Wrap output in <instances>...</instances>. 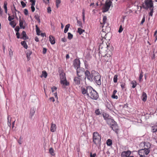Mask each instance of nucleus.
<instances>
[{"instance_id":"nucleus-1","label":"nucleus","mask_w":157,"mask_h":157,"mask_svg":"<svg viewBox=\"0 0 157 157\" xmlns=\"http://www.w3.org/2000/svg\"><path fill=\"white\" fill-rule=\"evenodd\" d=\"M99 53L101 56H103V59L105 62H108L110 61L112 59V52L111 51L109 50L107 52L105 56L103 55V53H105V51H106L105 49H103L101 45H100L99 47Z\"/></svg>"},{"instance_id":"nucleus-2","label":"nucleus","mask_w":157,"mask_h":157,"mask_svg":"<svg viewBox=\"0 0 157 157\" xmlns=\"http://www.w3.org/2000/svg\"><path fill=\"white\" fill-rule=\"evenodd\" d=\"M92 81L94 80L98 85H101V76L98 72L94 70H92Z\"/></svg>"},{"instance_id":"nucleus-3","label":"nucleus","mask_w":157,"mask_h":157,"mask_svg":"<svg viewBox=\"0 0 157 157\" xmlns=\"http://www.w3.org/2000/svg\"><path fill=\"white\" fill-rule=\"evenodd\" d=\"M93 88L90 86H87L86 87H82L81 89V91L85 96H86L88 98Z\"/></svg>"},{"instance_id":"nucleus-4","label":"nucleus","mask_w":157,"mask_h":157,"mask_svg":"<svg viewBox=\"0 0 157 157\" xmlns=\"http://www.w3.org/2000/svg\"><path fill=\"white\" fill-rule=\"evenodd\" d=\"M140 7V9L143 8L146 10L154 8L153 2L152 0H145Z\"/></svg>"},{"instance_id":"nucleus-5","label":"nucleus","mask_w":157,"mask_h":157,"mask_svg":"<svg viewBox=\"0 0 157 157\" xmlns=\"http://www.w3.org/2000/svg\"><path fill=\"white\" fill-rule=\"evenodd\" d=\"M93 143L96 145H100L101 136L97 132H95L93 134Z\"/></svg>"},{"instance_id":"nucleus-6","label":"nucleus","mask_w":157,"mask_h":157,"mask_svg":"<svg viewBox=\"0 0 157 157\" xmlns=\"http://www.w3.org/2000/svg\"><path fill=\"white\" fill-rule=\"evenodd\" d=\"M112 2L111 1L106 0L103 7L102 12H105L108 11L112 5Z\"/></svg>"},{"instance_id":"nucleus-7","label":"nucleus","mask_w":157,"mask_h":157,"mask_svg":"<svg viewBox=\"0 0 157 157\" xmlns=\"http://www.w3.org/2000/svg\"><path fill=\"white\" fill-rule=\"evenodd\" d=\"M88 97L92 99L97 100L99 97V95L97 91L93 89Z\"/></svg>"},{"instance_id":"nucleus-8","label":"nucleus","mask_w":157,"mask_h":157,"mask_svg":"<svg viewBox=\"0 0 157 157\" xmlns=\"http://www.w3.org/2000/svg\"><path fill=\"white\" fill-rule=\"evenodd\" d=\"M102 28L103 29L102 31L100 32V33L99 34V36H100L101 37V38H100V40L103 42L104 40H108V39H107V33L104 31V28H105V26L103 25L102 26Z\"/></svg>"},{"instance_id":"nucleus-9","label":"nucleus","mask_w":157,"mask_h":157,"mask_svg":"<svg viewBox=\"0 0 157 157\" xmlns=\"http://www.w3.org/2000/svg\"><path fill=\"white\" fill-rule=\"evenodd\" d=\"M85 71L84 69L82 67L77 69V75L78 76L84 78L83 75L85 74Z\"/></svg>"},{"instance_id":"nucleus-10","label":"nucleus","mask_w":157,"mask_h":157,"mask_svg":"<svg viewBox=\"0 0 157 157\" xmlns=\"http://www.w3.org/2000/svg\"><path fill=\"white\" fill-rule=\"evenodd\" d=\"M139 155L140 157H146L145 155H147L149 154L148 151H144L143 150H140L138 151Z\"/></svg>"},{"instance_id":"nucleus-11","label":"nucleus","mask_w":157,"mask_h":157,"mask_svg":"<svg viewBox=\"0 0 157 157\" xmlns=\"http://www.w3.org/2000/svg\"><path fill=\"white\" fill-rule=\"evenodd\" d=\"M86 77L87 79L90 81H92V71H91V73L88 70H86L85 72Z\"/></svg>"},{"instance_id":"nucleus-12","label":"nucleus","mask_w":157,"mask_h":157,"mask_svg":"<svg viewBox=\"0 0 157 157\" xmlns=\"http://www.w3.org/2000/svg\"><path fill=\"white\" fill-rule=\"evenodd\" d=\"M83 78L77 76L74 79V83L76 85H79L80 84Z\"/></svg>"},{"instance_id":"nucleus-13","label":"nucleus","mask_w":157,"mask_h":157,"mask_svg":"<svg viewBox=\"0 0 157 157\" xmlns=\"http://www.w3.org/2000/svg\"><path fill=\"white\" fill-rule=\"evenodd\" d=\"M151 144L150 143L148 142L144 143V148L141 149L144 151H148L149 154L150 152V148H151Z\"/></svg>"},{"instance_id":"nucleus-14","label":"nucleus","mask_w":157,"mask_h":157,"mask_svg":"<svg viewBox=\"0 0 157 157\" xmlns=\"http://www.w3.org/2000/svg\"><path fill=\"white\" fill-rule=\"evenodd\" d=\"M131 152L129 150L122 151L121 153V157H128L131 155Z\"/></svg>"},{"instance_id":"nucleus-15","label":"nucleus","mask_w":157,"mask_h":157,"mask_svg":"<svg viewBox=\"0 0 157 157\" xmlns=\"http://www.w3.org/2000/svg\"><path fill=\"white\" fill-rule=\"evenodd\" d=\"M73 65L75 68H80V62L79 59H75Z\"/></svg>"},{"instance_id":"nucleus-16","label":"nucleus","mask_w":157,"mask_h":157,"mask_svg":"<svg viewBox=\"0 0 157 157\" xmlns=\"http://www.w3.org/2000/svg\"><path fill=\"white\" fill-rule=\"evenodd\" d=\"M110 127L116 133H117L118 129V127L117 124V123L115 122V123L113 124Z\"/></svg>"},{"instance_id":"nucleus-17","label":"nucleus","mask_w":157,"mask_h":157,"mask_svg":"<svg viewBox=\"0 0 157 157\" xmlns=\"http://www.w3.org/2000/svg\"><path fill=\"white\" fill-rule=\"evenodd\" d=\"M56 124L53 123H52L51 124V128H50V131L52 132H54L56 129Z\"/></svg>"},{"instance_id":"nucleus-18","label":"nucleus","mask_w":157,"mask_h":157,"mask_svg":"<svg viewBox=\"0 0 157 157\" xmlns=\"http://www.w3.org/2000/svg\"><path fill=\"white\" fill-rule=\"evenodd\" d=\"M106 121L107 124L110 125V126L113 124L115 123V122L113 119H112L111 118H109L107 119L106 120Z\"/></svg>"},{"instance_id":"nucleus-19","label":"nucleus","mask_w":157,"mask_h":157,"mask_svg":"<svg viewBox=\"0 0 157 157\" xmlns=\"http://www.w3.org/2000/svg\"><path fill=\"white\" fill-rule=\"evenodd\" d=\"M35 112V109L34 108L31 109L29 113V117L30 118H32V117L34 116Z\"/></svg>"},{"instance_id":"nucleus-20","label":"nucleus","mask_w":157,"mask_h":157,"mask_svg":"<svg viewBox=\"0 0 157 157\" xmlns=\"http://www.w3.org/2000/svg\"><path fill=\"white\" fill-rule=\"evenodd\" d=\"M21 35L22 36V37L20 38L23 39L24 40H25L29 38L27 36L25 32L24 31H22L21 33Z\"/></svg>"},{"instance_id":"nucleus-21","label":"nucleus","mask_w":157,"mask_h":157,"mask_svg":"<svg viewBox=\"0 0 157 157\" xmlns=\"http://www.w3.org/2000/svg\"><path fill=\"white\" fill-rule=\"evenodd\" d=\"M49 40L51 43L53 44L55 43V40L54 37L53 36L50 35L49 36Z\"/></svg>"},{"instance_id":"nucleus-22","label":"nucleus","mask_w":157,"mask_h":157,"mask_svg":"<svg viewBox=\"0 0 157 157\" xmlns=\"http://www.w3.org/2000/svg\"><path fill=\"white\" fill-rule=\"evenodd\" d=\"M141 98L143 101H144L145 102L146 101L147 99V95L145 92H143L142 93V95L141 96Z\"/></svg>"},{"instance_id":"nucleus-23","label":"nucleus","mask_w":157,"mask_h":157,"mask_svg":"<svg viewBox=\"0 0 157 157\" xmlns=\"http://www.w3.org/2000/svg\"><path fill=\"white\" fill-rule=\"evenodd\" d=\"M60 83L65 86H68L69 85V82H67L66 79L63 81H60Z\"/></svg>"},{"instance_id":"nucleus-24","label":"nucleus","mask_w":157,"mask_h":157,"mask_svg":"<svg viewBox=\"0 0 157 157\" xmlns=\"http://www.w3.org/2000/svg\"><path fill=\"white\" fill-rule=\"evenodd\" d=\"M60 81H63L66 79L65 74L62 73L60 74Z\"/></svg>"},{"instance_id":"nucleus-25","label":"nucleus","mask_w":157,"mask_h":157,"mask_svg":"<svg viewBox=\"0 0 157 157\" xmlns=\"http://www.w3.org/2000/svg\"><path fill=\"white\" fill-rule=\"evenodd\" d=\"M12 118L10 116L8 115L7 120V124L8 126H9L10 128L11 127V120Z\"/></svg>"},{"instance_id":"nucleus-26","label":"nucleus","mask_w":157,"mask_h":157,"mask_svg":"<svg viewBox=\"0 0 157 157\" xmlns=\"http://www.w3.org/2000/svg\"><path fill=\"white\" fill-rule=\"evenodd\" d=\"M104 31L107 33L109 32L110 28L109 26H107V24L105 25V28H104Z\"/></svg>"},{"instance_id":"nucleus-27","label":"nucleus","mask_w":157,"mask_h":157,"mask_svg":"<svg viewBox=\"0 0 157 157\" xmlns=\"http://www.w3.org/2000/svg\"><path fill=\"white\" fill-rule=\"evenodd\" d=\"M32 54V52L31 51L28 50L27 51L26 53V57L28 60L30 59V56Z\"/></svg>"},{"instance_id":"nucleus-28","label":"nucleus","mask_w":157,"mask_h":157,"mask_svg":"<svg viewBox=\"0 0 157 157\" xmlns=\"http://www.w3.org/2000/svg\"><path fill=\"white\" fill-rule=\"evenodd\" d=\"M131 84L132 85V87L134 88L136 87L137 85V82L136 81L133 80L131 82Z\"/></svg>"},{"instance_id":"nucleus-29","label":"nucleus","mask_w":157,"mask_h":157,"mask_svg":"<svg viewBox=\"0 0 157 157\" xmlns=\"http://www.w3.org/2000/svg\"><path fill=\"white\" fill-rule=\"evenodd\" d=\"M102 115L103 116V118L106 121L107 119L110 118L109 117V116L108 114H107L106 113H104L102 114Z\"/></svg>"},{"instance_id":"nucleus-30","label":"nucleus","mask_w":157,"mask_h":157,"mask_svg":"<svg viewBox=\"0 0 157 157\" xmlns=\"http://www.w3.org/2000/svg\"><path fill=\"white\" fill-rule=\"evenodd\" d=\"M21 44L25 49H27L28 48V46L27 44L25 41H22L21 42Z\"/></svg>"},{"instance_id":"nucleus-31","label":"nucleus","mask_w":157,"mask_h":157,"mask_svg":"<svg viewBox=\"0 0 157 157\" xmlns=\"http://www.w3.org/2000/svg\"><path fill=\"white\" fill-rule=\"evenodd\" d=\"M48 74L46 71H42V74L40 76L41 77H44L45 78H46Z\"/></svg>"},{"instance_id":"nucleus-32","label":"nucleus","mask_w":157,"mask_h":157,"mask_svg":"<svg viewBox=\"0 0 157 157\" xmlns=\"http://www.w3.org/2000/svg\"><path fill=\"white\" fill-rule=\"evenodd\" d=\"M106 143L107 146H110L112 144V140L110 139H108L107 140Z\"/></svg>"},{"instance_id":"nucleus-33","label":"nucleus","mask_w":157,"mask_h":157,"mask_svg":"<svg viewBox=\"0 0 157 157\" xmlns=\"http://www.w3.org/2000/svg\"><path fill=\"white\" fill-rule=\"evenodd\" d=\"M36 33L37 35H40V31L39 28L38 27V25H36Z\"/></svg>"},{"instance_id":"nucleus-34","label":"nucleus","mask_w":157,"mask_h":157,"mask_svg":"<svg viewBox=\"0 0 157 157\" xmlns=\"http://www.w3.org/2000/svg\"><path fill=\"white\" fill-rule=\"evenodd\" d=\"M23 23L20 19L19 20V25L21 29H25V26L23 25Z\"/></svg>"},{"instance_id":"nucleus-35","label":"nucleus","mask_w":157,"mask_h":157,"mask_svg":"<svg viewBox=\"0 0 157 157\" xmlns=\"http://www.w3.org/2000/svg\"><path fill=\"white\" fill-rule=\"evenodd\" d=\"M85 32V30L84 29H82L80 28H79L78 29L77 32L79 34L81 35L82 33Z\"/></svg>"},{"instance_id":"nucleus-36","label":"nucleus","mask_w":157,"mask_h":157,"mask_svg":"<svg viewBox=\"0 0 157 157\" xmlns=\"http://www.w3.org/2000/svg\"><path fill=\"white\" fill-rule=\"evenodd\" d=\"M49 152L50 154L52 156H54L55 155L54 151L53 148L52 147L50 148L49 149Z\"/></svg>"},{"instance_id":"nucleus-37","label":"nucleus","mask_w":157,"mask_h":157,"mask_svg":"<svg viewBox=\"0 0 157 157\" xmlns=\"http://www.w3.org/2000/svg\"><path fill=\"white\" fill-rule=\"evenodd\" d=\"M70 25L69 24H68L67 25H66L65 26V28L64 30V33H66L67 32L68 29L70 27Z\"/></svg>"},{"instance_id":"nucleus-38","label":"nucleus","mask_w":157,"mask_h":157,"mask_svg":"<svg viewBox=\"0 0 157 157\" xmlns=\"http://www.w3.org/2000/svg\"><path fill=\"white\" fill-rule=\"evenodd\" d=\"M8 51L9 55L10 57H11L13 55V51L11 48H9Z\"/></svg>"},{"instance_id":"nucleus-39","label":"nucleus","mask_w":157,"mask_h":157,"mask_svg":"<svg viewBox=\"0 0 157 157\" xmlns=\"http://www.w3.org/2000/svg\"><path fill=\"white\" fill-rule=\"evenodd\" d=\"M152 130L153 132L157 131V125H154L152 127Z\"/></svg>"},{"instance_id":"nucleus-40","label":"nucleus","mask_w":157,"mask_h":157,"mask_svg":"<svg viewBox=\"0 0 157 157\" xmlns=\"http://www.w3.org/2000/svg\"><path fill=\"white\" fill-rule=\"evenodd\" d=\"M107 20V17L106 16H104L103 18V22L102 24H103V25H104L106 24V22Z\"/></svg>"},{"instance_id":"nucleus-41","label":"nucleus","mask_w":157,"mask_h":157,"mask_svg":"<svg viewBox=\"0 0 157 157\" xmlns=\"http://www.w3.org/2000/svg\"><path fill=\"white\" fill-rule=\"evenodd\" d=\"M10 25L13 27H14L16 25V23L14 21H11L10 23Z\"/></svg>"},{"instance_id":"nucleus-42","label":"nucleus","mask_w":157,"mask_h":157,"mask_svg":"<svg viewBox=\"0 0 157 157\" xmlns=\"http://www.w3.org/2000/svg\"><path fill=\"white\" fill-rule=\"evenodd\" d=\"M7 2H5L4 3L3 8L5 10V12L6 13H7Z\"/></svg>"},{"instance_id":"nucleus-43","label":"nucleus","mask_w":157,"mask_h":157,"mask_svg":"<svg viewBox=\"0 0 157 157\" xmlns=\"http://www.w3.org/2000/svg\"><path fill=\"white\" fill-rule=\"evenodd\" d=\"M117 77H118V75H115L113 77V82L114 83H117V80H118Z\"/></svg>"},{"instance_id":"nucleus-44","label":"nucleus","mask_w":157,"mask_h":157,"mask_svg":"<svg viewBox=\"0 0 157 157\" xmlns=\"http://www.w3.org/2000/svg\"><path fill=\"white\" fill-rule=\"evenodd\" d=\"M85 10L83 9L82 10V20L84 22H85Z\"/></svg>"},{"instance_id":"nucleus-45","label":"nucleus","mask_w":157,"mask_h":157,"mask_svg":"<svg viewBox=\"0 0 157 157\" xmlns=\"http://www.w3.org/2000/svg\"><path fill=\"white\" fill-rule=\"evenodd\" d=\"M125 82H121V86L122 90H124L125 88Z\"/></svg>"},{"instance_id":"nucleus-46","label":"nucleus","mask_w":157,"mask_h":157,"mask_svg":"<svg viewBox=\"0 0 157 157\" xmlns=\"http://www.w3.org/2000/svg\"><path fill=\"white\" fill-rule=\"evenodd\" d=\"M73 35L71 33H68V38L71 40L73 38Z\"/></svg>"},{"instance_id":"nucleus-47","label":"nucleus","mask_w":157,"mask_h":157,"mask_svg":"<svg viewBox=\"0 0 157 157\" xmlns=\"http://www.w3.org/2000/svg\"><path fill=\"white\" fill-rule=\"evenodd\" d=\"M35 18L38 21L39 23L40 22V17L38 14H36L35 16Z\"/></svg>"},{"instance_id":"nucleus-48","label":"nucleus","mask_w":157,"mask_h":157,"mask_svg":"<svg viewBox=\"0 0 157 157\" xmlns=\"http://www.w3.org/2000/svg\"><path fill=\"white\" fill-rule=\"evenodd\" d=\"M77 25L81 27H82V22L81 21L77 20Z\"/></svg>"},{"instance_id":"nucleus-49","label":"nucleus","mask_w":157,"mask_h":157,"mask_svg":"<svg viewBox=\"0 0 157 157\" xmlns=\"http://www.w3.org/2000/svg\"><path fill=\"white\" fill-rule=\"evenodd\" d=\"M150 10V12L149 13V16H153V13L154 12V8L149 9Z\"/></svg>"},{"instance_id":"nucleus-50","label":"nucleus","mask_w":157,"mask_h":157,"mask_svg":"<svg viewBox=\"0 0 157 157\" xmlns=\"http://www.w3.org/2000/svg\"><path fill=\"white\" fill-rule=\"evenodd\" d=\"M14 19V15L9 16L8 17V20L9 21H11L12 20H13Z\"/></svg>"},{"instance_id":"nucleus-51","label":"nucleus","mask_w":157,"mask_h":157,"mask_svg":"<svg viewBox=\"0 0 157 157\" xmlns=\"http://www.w3.org/2000/svg\"><path fill=\"white\" fill-rule=\"evenodd\" d=\"M61 2L60 0H56V6L57 8H58L59 6V5Z\"/></svg>"},{"instance_id":"nucleus-52","label":"nucleus","mask_w":157,"mask_h":157,"mask_svg":"<svg viewBox=\"0 0 157 157\" xmlns=\"http://www.w3.org/2000/svg\"><path fill=\"white\" fill-rule=\"evenodd\" d=\"M95 113L96 115H99L101 114L100 111L99 109H96L95 112Z\"/></svg>"},{"instance_id":"nucleus-53","label":"nucleus","mask_w":157,"mask_h":157,"mask_svg":"<svg viewBox=\"0 0 157 157\" xmlns=\"http://www.w3.org/2000/svg\"><path fill=\"white\" fill-rule=\"evenodd\" d=\"M22 138L21 136L18 140H17L18 142L20 144H21L22 143Z\"/></svg>"},{"instance_id":"nucleus-54","label":"nucleus","mask_w":157,"mask_h":157,"mask_svg":"<svg viewBox=\"0 0 157 157\" xmlns=\"http://www.w3.org/2000/svg\"><path fill=\"white\" fill-rule=\"evenodd\" d=\"M143 75H140L139 78V80L140 82H141L142 80V78L143 77Z\"/></svg>"},{"instance_id":"nucleus-55","label":"nucleus","mask_w":157,"mask_h":157,"mask_svg":"<svg viewBox=\"0 0 157 157\" xmlns=\"http://www.w3.org/2000/svg\"><path fill=\"white\" fill-rule=\"evenodd\" d=\"M123 30V28H122V25H121L120 27L119 30H118V32L119 33H121L122 32Z\"/></svg>"},{"instance_id":"nucleus-56","label":"nucleus","mask_w":157,"mask_h":157,"mask_svg":"<svg viewBox=\"0 0 157 157\" xmlns=\"http://www.w3.org/2000/svg\"><path fill=\"white\" fill-rule=\"evenodd\" d=\"M52 92H54L55 91H56L57 89V88L56 86H53L51 88Z\"/></svg>"},{"instance_id":"nucleus-57","label":"nucleus","mask_w":157,"mask_h":157,"mask_svg":"<svg viewBox=\"0 0 157 157\" xmlns=\"http://www.w3.org/2000/svg\"><path fill=\"white\" fill-rule=\"evenodd\" d=\"M30 2L32 3L31 6H35V0H30Z\"/></svg>"},{"instance_id":"nucleus-58","label":"nucleus","mask_w":157,"mask_h":157,"mask_svg":"<svg viewBox=\"0 0 157 157\" xmlns=\"http://www.w3.org/2000/svg\"><path fill=\"white\" fill-rule=\"evenodd\" d=\"M21 3L23 8L25 7L26 6V4L23 1H21Z\"/></svg>"},{"instance_id":"nucleus-59","label":"nucleus","mask_w":157,"mask_h":157,"mask_svg":"<svg viewBox=\"0 0 157 157\" xmlns=\"http://www.w3.org/2000/svg\"><path fill=\"white\" fill-rule=\"evenodd\" d=\"M112 97L113 99H117L118 98V96L117 95H115V94H113Z\"/></svg>"},{"instance_id":"nucleus-60","label":"nucleus","mask_w":157,"mask_h":157,"mask_svg":"<svg viewBox=\"0 0 157 157\" xmlns=\"http://www.w3.org/2000/svg\"><path fill=\"white\" fill-rule=\"evenodd\" d=\"M45 4H48L49 3V0H42Z\"/></svg>"},{"instance_id":"nucleus-61","label":"nucleus","mask_w":157,"mask_h":157,"mask_svg":"<svg viewBox=\"0 0 157 157\" xmlns=\"http://www.w3.org/2000/svg\"><path fill=\"white\" fill-rule=\"evenodd\" d=\"M47 12L48 13H50L51 12V9L50 7H48L47 9Z\"/></svg>"},{"instance_id":"nucleus-62","label":"nucleus","mask_w":157,"mask_h":157,"mask_svg":"<svg viewBox=\"0 0 157 157\" xmlns=\"http://www.w3.org/2000/svg\"><path fill=\"white\" fill-rule=\"evenodd\" d=\"M24 13L25 15H28V10L27 9H25L24 10Z\"/></svg>"},{"instance_id":"nucleus-63","label":"nucleus","mask_w":157,"mask_h":157,"mask_svg":"<svg viewBox=\"0 0 157 157\" xmlns=\"http://www.w3.org/2000/svg\"><path fill=\"white\" fill-rule=\"evenodd\" d=\"M47 49L45 48H43V49L42 53L43 54H45L47 52Z\"/></svg>"},{"instance_id":"nucleus-64","label":"nucleus","mask_w":157,"mask_h":157,"mask_svg":"<svg viewBox=\"0 0 157 157\" xmlns=\"http://www.w3.org/2000/svg\"><path fill=\"white\" fill-rule=\"evenodd\" d=\"M96 155V154L95 153L93 154H92V153L91 152L90 153V157H95Z\"/></svg>"}]
</instances>
